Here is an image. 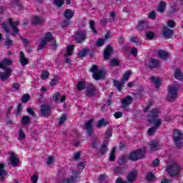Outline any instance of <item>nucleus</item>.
I'll list each match as a JSON object with an SVG mask.
<instances>
[{
	"instance_id": "1",
	"label": "nucleus",
	"mask_w": 183,
	"mask_h": 183,
	"mask_svg": "<svg viewBox=\"0 0 183 183\" xmlns=\"http://www.w3.org/2000/svg\"><path fill=\"white\" fill-rule=\"evenodd\" d=\"M158 117H159V110L158 109H153L149 113V122L154 124V127H150L147 131V134L149 137L155 135L158 128L162 125V122H161L159 119H157Z\"/></svg>"
},
{
	"instance_id": "2",
	"label": "nucleus",
	"mask_w": 183,
	"mask_h": 183,
	"mask_svg": "<svg viewBox=\"0 0 183 183\" xmlns=\"http://www.w3.org/2000/svg\"><path fill=\"white\" fill-rule=\"evenodd\" d=\"M166 171L169 177H179V174L182 171V166L177 162L167 164Z\"/></svg>"
},
{
	"instance_id": "3",
	"label": "nucleus",
	"mask_w": 183,
	"mask_h": 183,
	"mask_svg": "<svg viewBox=\"0 0 183 183\" xmlns=\"http://www.w3.org/2000/svg\"><path fill=\"white\" fill-rule=\"evenodd\" d=\"M145 154H147L145 149H138L129 153V159L133 162L144 159L145 158Z\"/></svg>"
},
{
	"instance_id": "4",
	"label": "nucleus",
	"mask_w": 183,
	"mask_h": 183,
	"mask_svg": "<svg viewBox=\"0 0 183 183\" xmlns=\"http://www.w3.org/2000/svg\"><path fill=\"white\" fill-rule=\"evenodd\" d=\"M173 141H174V145H176V147L177 148H182V145H183V134L182 132H181V131L178 130V129H174L173 130Z\"/></svg>"
},
{
	"instance_id": "5",
	"label": "nucleus",
	"mask_w": 183,
	"mask_h": 183,
	"mask_svg": "<svg viewBox=\"0 0 183 183\" xmlns=\"http://www.w3.org/2000/svg\"><path fill=\"white\" fill-rule=\"evenodd\" d=\"M40 114L44 118H49L52 114V108L49 104H42L40 108Z\"/></svg>"
},
{
	"instance_id": "6",
	"label": "nucleus",
	"mask_w": 183,
	"mask_h": 183,
	"mask_svg": "<svg viewBox=\"0 0 183 183\" xmlns=\"http://www.w3.org/2000/svg\"><path fill=\"white\" fill-rule=\"evenodd\" d=\"M168 92L169 94L167 95V101L169 102H172L173 99H177L178 94V86H172L169 87Z\"/></svg>"
},
{
	"instance_id": "7",
	"label": "nucleus",
	"mask_w": 183,
	"mask_h": 183,
	"mask_svg": "<svg viewBox=\"0 0 183 183\" xmlns=\"http://www.w3.org/2000/svg\"><path fill=\"white\" fill-rule=\"evenodd\" d=\"M74 39L77 44H81L86 39V31L78 30L75 34Z\"/></svg>"
},
{
	"instance_id": "8",
	"label": "nucleus",
	"mask_w": 183,
	"mask_h": 183,
	"mask_svg": "<svg viewBox=\"0 0 183 183\" xmlns=\"http://www.w3.org/2000/svg\"><path fill=\"white\" fill-rule=\"evenodd\" d=\"M112 52H114V47L110 44H108L104 49L103 53L104 61H108V59H109L111 55H112Z\"/></svg>"
},
{
	"instance_id": "9",
	"label": "nucleus",
	"mask_w": 183,
	"mask_h": 183,
	"mask_svg": "<svg viewBox=\"0 0 183 183\" xmlns=\"http://www.w3.org/2000/svg\"><path fill=\"white\" fill-rule=\"evenodd\" d=\"M12 74V69L11 67H7L4 69V72H0V79L5 82L6 79H9V76Z\"/></svg>"
},
{
	"instance_id": "10",
	"label": "nucleus",
	"mask_w": 183,
	"mask_h": 183,
	"mask_svg": "<svg viewBox=\"0 0 183 183\" xmlns=\"http://www.w3.org/2000/svg\"><path fill=\"white\" fill-rule=\"evenodd\" d=\"M84 128L88 134V135H89L91 137V135H92V134H94V120L90 119L87 122H86L85 125H84Z\"/></svg>"
},
{
	"instance_id": "11",
	"label": "nucleus",
	"mask_w": 183,
	"mask_h": 183,
	"mask_svg": "<svg viewBox=\"0 0 183 183\" xmlns=\"http://www.w3.org/2000/svg\"><path fill=\"white\" fill-rule=\"evenodd\" d=\"M132 97L130 95H128L122 101V105L123 109H127V107H129L132 104Z\"/></svg>"
},
{
	"instance_id": "12",
	"label": "nucleus",
	"mask_w": 183,
	"mask_h": 183,
	"mask_svg": "<svg viewBox=\"0 0 183 183\" xmlns=\"http://www.w3.org/2000/svg\"><path fill=\"white\" fill-rule=\"evenodd\" d=\"M10 162L11 167L16 168L19 165V159L15 157V154L12 152L10 155Z\"/></svg>"
},
{
	"instance_id": "13",
	"label": "nucleus",
	"mask_w": 183,
	"mask_h": 183,
	"mask_svg": "<svg viewBox=\"0 0 183 183\" xmlns=\"http://www.w3.org/2000/svg\"><path fill=\"white\" fill-rule=\"evenodd\" d=\"M19 62L22 66H25L29 64V59L25 57L24 51H20L19 54Z\"/></svg>"
},
{
	"instance_id": "14",
	"label": "nucleus",
	"mask_w": 183,
	"mask_h": 183,
	"mask_svg": "<svg viewBox=\"0 0 183 183\" xmlns=\"http://www.w3.org/2000/svg\"><path fill=\"white\" fill-rule=\"evenodd\" d=\"M74 15H75V11H74L71 9H66L64 12V16L65 19H67V21L72 19Z\"/></svg>"
},
{
	"instance_id": "15",
	"label": "nucleus",
	"mask_w": 183,
	"mask_h": 183,
	"mask_svg": "<svg viewBox=\"0 0 183 183\" xmlns=\"http://www.w3.org/2000/svg\"><path fill=\"white\" fill-rule=\"evenodd\" d=\"M137 177H138V173L137 172V170L130 172L127 177V182L129 183L134 182L135 179H137Z\"/></svg>"
},
{
	"instance_id": "16",
	"label": "nucleus",
	"mask_w": 183,
	"mask_h": 183,
	"mask_svg": "<svg viewBox=\"0 0 183 183\" xmlns=\"http://www.w3.org/2000/svg\"><path fill=\"white\" fill-rule=\"evenodd\" d=\"M150 81L154 84V86L157 89L162 85V81L159 77L156 78L154 76H152L150 77Z\"/></svg>"
},
{
	"instance_id": "17",
	"label": "nucleus",
	"mask_w": 183,
	"mask_h": 183,
	"mask_svg": "<svg viewBox=\"0 0 183 183\" xmlns=\"http://www.w3.org/2000/svg\"><path fill=\"white\" fill-rule=\"evenodd\" d=\"M9 65H12V61L10 59H4L0 62V68L1 69H6V66H9Z\"/></svg>"
},
{
	"instance_id": "18",
	"label": "nucleus",
	"mask_w": 183,
	"mask_h": 183,
	"mask_svg": "<svg viewBox=\"0 0 183 183\" xmlns=\"http://www.w3.org/2000/svg\"><path fill=\"white\" fill-rule=\"evenodd\" d=\"M44 22H45V19L38 16H34L31 19L32 25H41V24H44Z\"/></svg>"
},
{
	"instance_id": "19",
	"label": "nucleus",
	"mask_w": 183,
	"mask_h": 183,
	"mask_svg": "<svg viewBox=\"0 0 183 183\" xmlns=\"http://www.w3.org/2000/svg\"><path fill=\"white\" fill-rule=\"evenodd\" d=\"M92 76L96 81H99V79H102V78L105 76V74L104 73V71L99 70L98 71H96V73L93 74Z\"/></svg>"
},
{
	"instance_id": "20",
	"label": "nucleus",
	"mask_w": 183,
	"mask_h": 183,
	"mask_svg": "<svg viewBox=\"0 0 183 183\" xmlns=\"http://www.w3.org/2000/svg\"><path fill=\"white\" fill-rule=\"evenodd\" d=\"M89 49L84 48L82 50H79V52L77 54L78 58H85L88 56V54H89Z\"/></svg>"
},
{
	"instance_id": "21",
	"label": "nucleus",
	"mask_w": 183,
	"mask_h": 183,
	"mask_svg": "<svg viewBox=\"0 0 183 183\" xmlns=\"http://www.w3.org/2000/svg\"><path fill=\"white\" fill-rule=\"evenodd\" d=\"M159 65V61L155 59H151L148 62V67L150 68V69L157 68Z\"/></svg>"
},
{
	"instance_id": "22",
	"label": "nucleus",
	"mask_w": 183,
	"mask_h": 183,
	"mask_svg": "<svg viewBox=\"0 0 183 183\" xmlns=\"http://www.w3.org/2000/svg\"><path fill=\"white\" fill-rule=\"evenodd\" d=\"M167 9V3L165 1H160L157 7V11L160 14H164Z\"/></svg>"
},
{
	"instance_id": "23",
	"label": "nucleus",
	"mask_w": 183,
	"mask_h": 183,
	"mask_svg": "<svg viewBox=\"0 0 183 183\" xmlns=\"http://www.w3.org/2000/svg\"><path fill=\"white\" fill-rule=\"evenodd\" d=\"M109 124V122L107 121V119L102 118L97 122V128H102L107 127Z\"/></svg>"
},
{
	"instance_id": "24",
	"label": "nucleus",
	"mask_w": 183,
	"mask_h": 183,
	"mask_svg": "<svg viewBox=\"0 0 183 183\" xmlns=\"http://www.w3.org/2000/svg\"><path fill=\"white\" fill-rule=\"evenodd\" d=\"M114 85L117 88V91H119V92H121V91H122V86L125 85V81H119L118 80H114Z\"/></svg>"
},
{
	"instance_id": "25",
	"label": "nucleus",
	"mask_w": 183,
	"mask_h": 183,
	"mask_svg": "<svg viewBox=\"0 0 183 183\" xmlns=\"http://www.w3.org/2000/svg\"><path fill=\"white\" fill-rule=\"evenodd\" d=\"M125 167H116L113 169V172L115 175H121L124 174V171H125Z\"/></svg>"
},
{
	"instance_id": "26",
	"label": "nucleus",
	"mask_w": 183,
	"mask_h": 183,
	"mask_svg": "<svg viewBox=\"0 0 183 183\" xmlns=\"http://www.w3.org/2000/svg\"><path fill=\"white\" fill-rule=\"evenodd\" d=\"M173 34L174 31L171 30V29L168 27L163 28V36H165V38H169Z\"/></svg>"
},
{
	"instance_id": "27",
	"label": "nucleus",
	"mask_w": 183,
	"mask_h": 183,
	"mask_svg": "<svg viewBox=\"0 0 183 183\" xmlns=\"http://www.w3.org/2000/svg\"><path fill=\"white\" fill-rule=\"evenodd\" d=\"M174 78L175 79H178L179 81H182L183 79V74L181 69H177L174 71Z\"/></svg>"
},
{
	"instance_id": "28",
	"label": "nucleus",
	"mask_w": 183,
	"mask_h": 183,
	"mask_svg": "<svg viewBox=\"0 0 183 183\" xmlns=\"http://www.w3.org/2000/svg\"><path fill=\"white\" fill-rule=\"evenodd\" d=\"M158 55L161 59H164V61H167L168 59V56H169V54L165 51V50H159Z\"/></svg>"
},
{
	"instance_id": "29",
	"label": "nucleus",
	"mask_w": 183,
	"mask_h": 183,
	"mask_svg": "<svg viewBox=\"0 0 183 183\" xmlns=\"http://www.w3.org/2000/svg\"><path fill=\"white\" fill-rule=\"evenodd\" d=\"M79 177L77 175H72L71 178H66L63 180L64 183H76V179H78Z\"/></svg>"
},
{
	"instance_id": "30",
	"label": "nucleus",
	"mask_w": 183,
	"mask_h": 183,
	"mask_svg": "<svg viewBox=\"0 0 183 183\" xmlns=\"http://www.w3.org/2000/svg\"><path fill=\"white\" fill-rule=\"evenodd\" d=\"M149 147L152 151H158L159 144L158 142L152 141L150 144H149Z\"/></svg>"
},
{
	"instance_id": "31",
	"label": "nucleus",
	"mask_w": 183,
	"mask_h": 183,
	"mask_svg": "<svg viewBox=\"0 0 183 183\" xmlns=\"http://www.w3.org/2000/svg\"><path fill=\"white\" fill-rule=\"evenodd\" d=\"M77 91H84L86 88V84L84 81H80L77 83Z\"/></svg>"
},
{
	"instance_id": "32",
	"label": "nucleus",
	"mask_w": 183,
	"mask_h": 183,
	"mask_svg": "<svg viewBox=\"0 0 183 183\" xmlns=\"http://www.w3.org/2000/svg\"><path fill=\"white\" fill-rule=\"evenodd\" d=\"M10 26L13 29L12 36H16V35H19V29L18 26H15L12 24V21H10Z\"/></svg>"
},
{
	"instance_id": "33",
	"label": "nucleus",
	"mask_w": 183,
	"mask_h": 183,
	"mask_svg": "<svg viewBox=\"0 0 183 183\" xmlns=\"http://www.w3.org/2000/svg\"><path fill=\"white\" fill-rule=\"evenodd\" d=\"M94 96H95V86H94V85H92L87 89V97Z\"/></svg>"
},
{
	"instance_id": "34",
	"label": "nucleus",
	"mask_w": 183,
	"mask_h": 183,
	"mask_svg": "<svg viewBox=\"0 0 183 183\" xmlns=\"http://www.w3.org/2000/svg\"><path fill=\"white\" fill-rule=\"evenodd\" d=\"M89 27L92 29V34L98 35V31H97V29H95V21L94 20L89 21Z\"/></svg>"
},
{
	"instance_id": "35",
	"label": "nucleus",
	"mask_w": 183,
	"mask_h": 183,
	"mask_svg": "<svg viewBox=\"0 0 183 183\" xmlns=\"http://www.w3.org/2000/svg\"><path fill=\"white\" fill-rule=\"evenodd\" d=\"M8 171L5 170V164H0V177H4V175H7Z\"/></svg>"
},
{
	"instance_id": "36",
	"label": "nucleus",
	"mask_w": 183,
	"mask_h": 183,
	"mask_svg": "<svg viewBox=\"0 0 183 183\" xmlns=\"http://www.w3.org/2000/svg\"><path fill=\"white\" fill-rule=\"evenodd\" d=\"M108 152V147H107V144L104 143L99 149V153L101 155H104Z\"/></svg>"
},
{
	"instance_id": "37",
	"label": "nucleus",
	"mask_w": 183,
	"mask_h": 183,
	"mask_svg": "<svg viewBox=\"0 0 183 183\" xmlns=\"http://www.w3.org/2000/svg\"><path fill=\"white\" fill-rule=\"evenodd\" d=\"M31 122V117L29 116H23L21 118L22 125H28Z\"/></svg>"
},
{
	"instance_id": "38",
	"label": "nucleus",
	"mask_w": 183,
	"mask_h": 183,
	"mask_svg": "<svg viewBox=\"0 0 183 183\" xmlns=\"http://www.w3.org/2000/svg\"><path fill=\"white\" fill-rule=\"evenodd\" d=\"M117 152V147H113L109 155V161L114 162L115 161V153Z\"/></svg>"
},
{
	"instance_id": "39",
	"label": "nucleus",
	"mask_w": 183,
	"mask_h": 183,
	"mask_svg": "<svg viewBox=\"0 0 183 183\" xmlns=\"http://www.w3.org/2000/svg\"><path fill=\"white\" fill-rule=\"evenodd\" d=\"M74 48H75L74 45H69L67 46L66 54H65V56H71V55H72V53L74 52Z\"/></svg>"
},
{
	"instance_id": "40",
	"label": "nucleus",
	"mask_w": 183,
	"mask_h": 183,
	"mask_svg": "<svg viewBox=\"0 0 183 183\" xmlns=\"http://www.w3.org/2000/svg\"><path fill=\"white\" fill-rule=\"evenodd\" d=\"M29 99H31V96L28 93L23 94L21 98V101L23 104H26Z\"/></svg>"
},
{
	"instance_id": "41",
	"label": "nucleus",
	"mask_w": 183,
	"mask_h": 183,
	"mask_svg": "<svg viewBox=\"0 0 183 183\" xmlns=\"http://www.w3.org/2000/svg\"><path fill=\"white\" fill-rule=\"evenodd\" d=\"M131 74H132V71H131V70H128L127 71H126L125 74L123 75L122 81H123V82H125V81H128L129 79V76H131Z\"/></svg>"
},
{
	"instance_id": "42",
	"label": "nucleus",
	"mask_w": 183,
	"mask_h": 183,
	"mask_svg": "<svg viewBox=\"0 0 183 183\" xmlns=\"http://www.w3.org/2000/svg\"><path fill=\"white\" fill-rule=\"evenodd\" d=\"M119 64L118 59H112L110 60V66H119Z\"/></svg>"
},
{
	"instance_id": "43",
	"label": "nucleus",
	"mask_w": 183,
	"mask_h": 183,
	"mask_svg": "<svg viewBox=\"0 0 183 183\" xmlns=\"http://www.w3.org/2000/svg\"><path fill=\"white\" fill-rule=\"evenodd\" d=\"M44 39L47 42H51V41H52V39H54V36H52V33H51L50 31L46 33Z\"/></svg>"
},
{
	"instance_id": "44",
	"label": "nucleus",
	"mask_w": 183,
	"mask_h": 183,
	"mask_svg": "<svg viewBox=\"0 0 183 183\" xmlns=\"http://www.w3.org/2000/svg\"><path fill=\"white\" fill-rule=\"evenodd\" d=\"M60 98H61V94H59V92H55L52 97L53 101L54 102H58Z\"/></svg>"
},
{
	"instance_id": "45",
	"label": "nucleus",
	"mask_w": 183,
	"mask_h": 183,
	"mask_svg": "<svg viewBox=\"0 0 183 183\" xmlns=\"http://www.w3.org/2000/svg\"><path fill=\"white\" fill-rule=\"evenodd\" d=\"M65 4V1L64 0H54V4L56 5L58 8H61L62 5Z\"/></svg>"
},
{
	"instance_id": "46",
	"label": "nucleus",
	"mask_w": 183,
	"mask_h": 183,
	"mask_svg": "<svg viewBox=\"0 0 183 183\" xmlns=\"http://www.w3.org/2000/svg\"><path fill=\"white\" fill-rule=\"evenodd\" d=\"M145 27V21H140L137 24V29L139 31H142Z\"/></svg>"
},
{
	"instance_id": "47",
	"label": "nucleus",
	"mask_w": 183,
	"mask_h": 183,
	"mask_svg": "<svg viewBox=\"0 0 183 183\" xmlns=\"http://www.w3.org/2000/svg\"><path fill=\"white\" fill-rule=\"evenodd\" d=\"M125 162H127V156L123 155L121 156L120 158L119 159V165H124V164H125Z\"/></svg>"
},
{
	"instance_id": "48",
	"label": "nucleus",
	"mask_w": 183,
	"mask_h": 183,
	"mask_svg": "<svg viewBox=\"0 0 183 183\" xmlns=\"http://www.w3.org/2000/svg\"><path fill=\"white\" fill-rule=\"evenodd\" d=\"M68 121V117L65 114H62L61 117H60L59 124V125H62L65 122Z\"/></svg>"
},
{
	"instance_id": "49",
	"label": "nucleus",
	"mask_w": 183,
	"mask_h": 183,
	"mask_svg": "<svg viewBox=\"0 0 183 183\" xmlns=\"http://www.w3.org/2000/svg\"><path fill=\"white\" fill-rule=\"evenodd\" d=\"M110 16L111 19H109V22L112 23L115 21V18H117V16H118V15L117 14V13L115 11H112L110 13Z\"/></svg>"
},
{
	"instance_id": "50",
	"label": "nucleus",
	"mask_w": 183,
	"mask_h": 183,
	"mask_svg": "<svg viewBox=\"0 0 183 183\" xmlns=\"http://www.w3.org/2000/svg\"><path fill=\"white\" fill-rule=\"evenodd\" d=\"M4 45H5V46H8V47L12 46V45H14V41H12L9 38H6Z\"/></svg>"
},
{
	"instance_id": "51",
	"label": "nucleus",
	"mask_w": 183,
	"mask_h": 183,
	"mask_svg": "<svg viewBox=\"0 0 183 183\" xmlns=\"http://www.w3.org/2000/svg\"><path fill=\"white\" fill-rule=\"evenodd\" d=\"M47 42H48V41H46V39H43L40 41V44H39L38 50H39V49H44V48H45V45H46V43H47Z\"/></svg>"
},
{
	"instance_id": "52",
	"label": "nucleus",
	"mask_w": 183,
	"mask_h": 183,
	"mask_svg": "<svg viewBox=\"0 0 183 183\" xmlns=\"http://www.w3.org/2000/svg\"><path fill=\"white\" fill-rule=\"evenodd\" d=\"M58 84V76H54V78L50 81L51 86H55Z\"/></svg>"
},
{
	"instance_id": "53",
	"label": "nucleus",
	"mask_w": 183,
	"mask_h": 183,
	"mask_svg": "<svg viewBox=\"0 0 183 183\" xmlns=\"http://www.w3.org/2000/svg\"><path fill=\"white\" fill-rule=\"evenodd\" d=\"M25 138H26V135L24 132V130H22V129H21L19 131V139H25Z\"/></svg>"
},
{
	"instance_id": "54",
	"label": "nucleus",
	"mask_w": 183,
	"mask_h": 183,
	"mask_svg": "<svg viewBox=\"0 0 183 183\" xmlns=\"http://www.w3.org/2000/svg\"><path fill=\"white\" fill-rule=\"evenodd\" d=\"M111 137H112V130L107 129L105 132V138L106 139H109Z\"/></svg>"
},
{
	"instance_id": "55",
	"label": "nucleus",
	"mask_w": 183,
	"mask_h": 183,
	"mask_svg": "<svg viewBox=\"0 0 183 183\" xmlns=\"http://www.w3.org/2000/svg\"><path fill=\"white\" fill-rule=\"evenodd\" d=\"M154 178H155V175L152 172L147 173L146 176L147 181L151 182Z\"/></svg>"
},
{
	"instance_id": "56",
	"label": "nucleus",
	"mask_w": 183,
	"mask_h": 183,
	"mask_svg": "<svg viewBox=\"0 0 183 183\" xmlns=\"http://www.w3.org/2000/svg\"><path fill=\"white\" fill-rule=\"evenodd\" d=\"M148 18L150 19H157V12L155 11H152L149 13Z\"/></svg>"
},
{
	"instance_id": "57",
	"label": "nucleus",
	"mask_w": 183,
	"mask_h": 183,
	"mask_svg": "<svg viewBox=\"0 0 183 183\" xmlns=\"http://www.w3.org/2000/svg\"><path fill=\"white\" fill-rule=\"evenodd\" d=\"M104 44H105V39H99L96 42L97 46L99 47L104 46Z\"/></svg>"
},
{
	"instance_id": "58",
	"label": "nucleus",
	"mask_w": 183,
	"mask_h": 183,
	"mask_svg": "<svg viewBox=\"0 0 183 183\" xmlns=\"http://www.w3.org/2000/svg\"><path fill=\"white\" fill-rule=\"evenodd\" d=\"M1 27H2V29H4V31H5V32H6V34H9V26H8L6 23L3 22L1 24Z\"/></svg>"
},
{
	"instance_id": "59",
	"label": "nucleus",
	"mask_w": 183,
	"mask_h": 183,
	"mask_svg": "<svg viewBox=\"0 0 183 183\" xmlns=\"http://www.w3.org/2000/svg\"><path fill=\"white\" fill-rule=\"evenodd\" d=\"M22 109H23L22 104H19L16 109V115H21V114H22Z\"/></svg>"
},
{
	"instance_id": "60",
	"label": "nucleus",
	"mask_w": 183,
	"mask_h": 183,
	"mask_svg": "<svg viewBox=\"0 0 183 183\" xmlns=\"http://www.w3.org/2000/svg\"><path fill=\"white\" fill-rule=\"evenodd\" d=\"M49 78V72L47 71H43L41 74V79H48Z\"/></svg>"
},
{
	"instance_id": "61",
	"label": "nucleus",
	"mask_w": 183,
	"mask_h": 183,
	"mask_svg": "<svg viewBox=\"0 0 183 183\" xmlns=\"http://www.w3.org/2000/svg\"><path fill=\"white\" fill-rule=\"evenodd\" d=\"M146 36L148 39H154L155 34L152 31H148L146 33Z\"/></svg>"
},
{
	"instance_id": "62",
	"label": "nucleus",
	"mask_w": 183,
	"mask_h": 183,
	"mask_svg": "<svg viewBox=\"0 0 183 183\" xmlns=\"http://www.w3.org/2000/svg\"><path fill=\"white\" fill-rule=\"evenodd\" d=\"M26 111L28 114L31 115V117H35V115H36V113H35V111H34V108L28 107L26 109Z\"/></svg>"
},
{
	"instance_id": "63",
	"label": "nucleus",
	"mask_w": 183,
	"mask_h": 183,
	"mask_svg": "<svg viewBox=\"0 0 183 183\" xmlns=\"http://www.w3.org/2000/svg\"><path fill=\"white\" fill-rule=\"evenodd\" d=\"M130 42H132V44H139V39H138V38L135 37V36H132L129 39Z\"/></svg>"
},
{
	"instance_id": "64",
	"label": "nucleus",
	"mask_w": 183,
	"mask_h": 183,
	"mask_svg": "<svg viewBox=\"0 0 183 183\" xmlns=\"http://www.w3.org/2000/svg\"><path fill=\"white\" fill-rule=\"evenodd\" d=\"M99 71V70H98V66H97V64L93 65L90 69V72H92L93 74H95Z\"/></svg>"
}]
</instances>
